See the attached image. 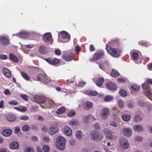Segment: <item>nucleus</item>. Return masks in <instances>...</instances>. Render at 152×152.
Segmentation results:
<instances>
[{
  "label": "nucleus",
  "instance_id": "79ce46f5",
  "mask_svg": "<svg viewBox=\"0 0 152 152\" xmlns=\"http://www.w3.org/2000/svg\"><path fill=\"white\" fill-rule=\"evenodd\" d=\"M46 103L48 104V106L49 108L53 107L54 105V103L51 100H48L47 101Z\"/></svg>",
  "mask_w": 152,
  "mask_h": 152
},
{
  "label": "nucleus",
  "instance_id": "bf43d9fd",
  "mask_svg": "<svg viewBox=\"0 0 152 152\" xmlns=\"http://www.w3.org/2000/svg\"><path fill=\"white\" fill-rule=\"evenodd\" d=\"M95 129L96 130H99L100 129V127L98 123H96L94 125Z\"/></svg>",
  "mask_w": 152,
  "mask_h": 152
},
{
  "label": "nucleus",
  "instance_id": "58836bf2",
  "mask_svg": "<svg viewBox=\"0 0 152 152\" xmlns=\"http://www.w3.org/2000/svg\"><path fill=\"white\" fill-rule=\"evenodd\" d=\"M130 117V115L127 114H124L122 117L123 120L125 121H127L129 120Z\"/></svg>",
  "mask_w": 152,
  "mask_h": 152
},
{
  "label": "nucleus",
  "instance_id": "39448f33",
  "mask_svg": "<svg viewBox=\"0 0 152 152\" xmlns=\"http://www.w3.org/2000/svg\"><path fill=\"white\" fill-rule=\"evenodd\" d=\"M110 115V112L109 109L107 108H104L101 111L100 116L101 118L105 120Z\"/></svg>",
  "mask_w": 152,
  "mask_h": 152
},
{
  "label": "nucleus",
  "instance_id": "4d7b16f0",
  "mask_svg": "<svg viewBox=\"0 0 152 152\" xmlns=\"http://www.w3.org/2000/svg\"><path fill=\"white\" fill-rule=\"evenodd\" d=\"M8 103L9 104L13 105H17L18 104L17 102L15 100H11Z\"/></svg>",
  "mask_w": 152,
  "mask_h": 152
},
{
  "label": "nucleus",
  "instance_id": "6ab92c4d",
  "mask_svg": "<svg viewBox=\"0 0 152 152\" xmlns=\"http://www.w3.org/2000/svg\"><path fill=\"white\" fill-rule=\"evenodd\" d=\"M123 134L126 136L129 137L132 134V131L131 129L129 128H124L123 130Z\"/></svg>",
  "mask_w": 152,
  "mask_h": 152
},
{
  "label": "nucleus",
  "instance_id": "b1692460",
  "mask_svg": "<svg viewBox=\"0 0 152 152\" xmlns=\"http://www.w3.org/2000/svg\"><path fill=\"white\" fill-rule=\"evenodd\" d=\"M85 94L89 96H95L97 95L98 93L96 91L88 90L85 91Z\"/></svg>",
  "mask_w": 152,
  "mask_h": 152
},
{
  "label": "nucleus",
  "instance_id": "ddd939ff",
  "mask_svg": "<svg viewBox=\"0 0 152 152\" xmlns=\"http://www.w3.org/2000/svg\"><path fill=\"white\" fill-rule=\"evenodd\" d=\"M106 87L109 90L114 91L117 89L116 85L113 83L111 81L106 83Z\"/></svg>",
  "mask_w": 152,
  "mask_h": 152
},
{
  "label": "nucleus",
  "instance_id": "5fc2aeb1",
  "mask_svg": "<svg viewBox=\"0 0 152 152\" xmlns=\"http://www.w3.org/2000/svg\"><path fill=\"white\" fill-rule=\"evenodd\" d=\"M120 94L122 96H125L126 94V92L124 90H121L119 91Z\"/></svg>",
  "mask_w": 152,
  "mask_h": 152
},
{
  "label": "nucleus",
  "instance_id": "680f3d73",
  "mask_svg": "<svg viewBox=\"0 0 152 152\" xmlns=\"http://www.w3.org/2000/svg\"><path fill=\"white\" fill-rule=\"evenodd\" d=\"M118 105L119 107L121 108H123V102L121 100H119L118 102Z\"/></svg>",
  "mask_w": 152,
  "mask_h": 152
},
{
  "label": "nucleus",
  "instance_id": "c756f323",
  "mask_svg": "<svg viewBox=\"0 0 152 152\" xmlns=\"http://www.w3.org/2000/svg\"><path fill=\"white\" fill-rule=\"evenodd\" d=\"M104 80L102 77H100L97 79L96 83V84L98 86H100L102 85L104 82Z\"/></svg>",
  "mask_w": 152,
  "mask_h": 152
},
{
  "label": "nucleus",
  "instance_id": "1a4fd4ad",
  "mask_svg": "<svg viewBox=\"0 0 152 152\" xmlns=\"http://www.w3.org/2000/svg\"><path fill=\"white\" fill-rule=\"evenodd\" d=\"M61 38L64 40V42H68L70 39V35L66 32L63 31L60 32Z\"/></svg>",
  "mask_w": 152,
  "mask_h": 152
},
{
  "label": "nucleus",
  "instance_id": "0eeeda50",
  "mask_svg": "<svg viewBox=\"0 0 152 152\" xmlns=\"http://www.w3.org/2000/svg\"><path fill=\"white\" fill-rule=\"evenodd\" d=\"M142 88L145 90L144 91L145 94L147 96H149L152 94L151 90L150 88V86L148 84L144 83L142 84Z\"/></svg>",
  "mask_w": 152,
  "mask_h": 152
},
{
  "label": "nucleus",
  "instance_id": "20e7f679",
  "mask_svg": "<svg viewBox=\"0 0 152 152\" xmlns=\"http://www.w3.org/2000/svg\"><path fill=\"white\" fill-rule=\"evenodd\" d=\"M74 57V54L73 53L69 52L62 55L61 57L63 59L66 61H69L73 60Z\"/></svg>",
  "mask_w": 152,
  "mask_h": 152
},
{
  "label": "nucleus",
  "instance_id": "2f4dec72",
  "mask_svg": "<svg viewBox=\"0 0 152 152\" xmlns=\"http://www.w3.org/2000/svg\"><path fill=\"white\" fill-rule=\"evenodd\" d=\"M20 73L21 75L24 79L27 81H29L30 80V77L25 72H20Z\"/></svg>",
  "mask_w": 152,
  "mask_h": 152
},
{
  "label": "nucleus",
  "instance_id": "f704fd0d",
  "mask_svg": "<svg viewBox=\"0 0 152 152\" xmlns=\"http://www.w3.org/2000/svg\"><path fill=\"white\" fill-rule=\"evenodd\" d=\"M119 72L115 69H112L111 72V75L113 77H116L119 75Z\"/></svg>",
  "mask_w": 152,
  "mask_h": 152
},
{
  "label": "nucleus",
  "instance_id": "f03ea898",
  "mask_svg": "<svg viewBox=\"0 0 152 152\" xmlns=\"http://www.w3.org/2000/svg\"><path fill=\"white\" fill-rule=\"evenodd\" d=\"M33 98L35 102L38 104H43L46 101L45 96L42 95H35Z\"/></svg>",
  "mask_w": 152,
  "mask_h": 152
},
{
  "label": "nucleus",
  "instance_id": "e433bc0d",
  "mask_svg": "<svg viewBox=\"0 0 152 152\" xmlns=\"http://www.w3.org/2000/svg\"><path fill=\"white\" fill-rule=\"evenodd\" d=\"M69 123L70 124L73 126L77 125L79 124L78 121L75 119L70 120L69 121Z\"/></svg>",
  "mask_w": 152,
  "mask_h": 152
},
{
  "label": "nucleus",
  "instance_id": "412c9836",
  "mask_svg": "<svg viewBox=\"0 0 152 152\" xmlns=\"http://www.w3.org/2000/svg\"><path fill=\"white\" fill-rule=\"evenodd\" d=\"M64 134L67 136H70L72 134V131L71 129L67 126H65L64 129Z\"/></svg>",
  "mask_w": 152,
  "mask_h": 152
},
{
  "label": "nucleus",
  "instance_id": "c85d7f7f",
  "mask_svg": "<svg viewBox=\"0 0 152 152\" xmlns=\"http://www.w3.org/2000/svg\"><path fill=\"white\" fill-rule=\"evenodd\" d=\"M106 136L109 139L112 138V132L111 131L107 129H105L104 130Z\"/></svg>",
  "mask_w": 152,
  "mask_h": 152
},
{
  "label": "nucleus",
  "instance_id": "603ef678",
  "mask_svg": "<svg viewBox=\"0 0 152 152\" xmlns=\"http://www.w3.org/2000/svg\"><path fill=\"white\" fill-rule=\"evenodd\" d=\"M43 151L45 152H48L50 150L49 147L47 145H45L42 147Z\"/></svg>",
  "mask_w": 152,
  "mask_h": 152
},
{
  "label": "nucleus",
  "instance_id": "e2e57ef3",
  "mask_svg": "<svg viewBox=\"0 0 152 152\" xmlns=\"http://www.w3.org/2000/svg\"><path fill=\"white\" fill-rule=\"evenodd\" d=\"M110 125L113 126L114 127H116L117 126L116 124L113 121H111L110 122Z\"/></svg>",
  "mask_w": 152,
  "mask_h": 152
},
{
  "label": "nucleus",
  "instance_id": "13d9d810",
  "mask_svg": "<svg viewBox=\"0 0 152 152\" xmlns=\"http://www.w3.org/2000/svg\"><path fill=\"white\" fill-rule=\"evenodd\" d=\"M75 50H76V53L78 54L79 52L81 51V48L78 45H77L76 46L75 48Z\"/></svg>",
  "mask_w": 152,
  "mask_h": 152
},
{
  "label": "nucleus",
  "instance_id": "69168bd1",
  "mask_svg": "<svg viewBox=\"0 0 152 152\" xmlns=\"http://www.w3.org/2000/svg\"><path fill=\"white\" fill-rule=\"evenodd\" d=\"M7 57L6 55L2 54L0 55V59H1L5 60L7 58Z\"/></svg>",
  "mask_w": 152,
  "mask_h": 152
},
{
  "label": "nucleus",
  "instance_id": "6e6d98bb",
  "mask_svg": "<svg viewBox=\"0 0 152 152\" xmlns=\"http://www.w3.org/2000/svg\"><path fill=\"white\" fill-rule=\"evenodd\" d=\"M20 96L22 97L24 100L26 101L28 100V96L27 95L25 94H21L20 95Z\"/></svg>",
  "mask_w": 152,
  "mask_h": 152
},
{
  "label": "nucleus",
  "instance_id": "6e6552de",
  "mask_svg": "<svg viewBox=\"0 0 152 152\" xmlns=\"http://www.w3.org/2000/svg\"><path fill=\"white\" fill-rule=\"evenodd\" d=\"M42 39L44 41L47 43L51 44L52 43V36L49 33H46L44 34L42 36Z\"/></svg>",
  "mask_w": 152,
  "mask_h": 152
},
{
  "label": "nucleus",
  "instance_id": "4be33fe9",
  "mask_svg": "<svg viewBox=\"0 0 152 152\" xmlns=\"http://www.w3.org/2000/svg\"><path fill=\"white\" fill-rule=\"evenodd\" d=\"M140 89V86L136 84H133L130 87L131 91L132 92H137Z\"/></svg>",
  "mask_w": 152,
  "mask_h": 152
},
{
  "label": "nucleus",
  "instance_id": "0e129e2a",
  "mask_svg": "<svg viewBox=\"0 0 152 152\" xmlns=\"http://www.w3.org/2000/svg\"><path fill=\"white\" fill-rule=\"evenodd\" d=\"M89 50L91 52L94 51L95 50V48L92 44L89 46Z\"/></svg>",
  "mask_w": 152,
  "mask_h": 152
},
{
  "label": "nucleus",
  "instance_id": "72a5a7b5",
  "mask_svg": "<svg viewBox=\"0 0 152 152\" xmlns=\"http://www.w3.org/2000/svg\"><path fill=\"white\" fill-rule=\"evenodd\" d=\"M17 36L22 38H26L28 37V34L25 32H21L19 33Z\"/></svg>",
  "mask_w": 152,
  "mask_h": 152
},
{
  "label": "nucleus",
  "instance_id": "2eb2a0df",
  "mask_svg": "<svg viewBox=\"0 0 152 152\" xmlns=\"http://www.w3.org/2000/svg\"><path fill=\"white\" fill-rule=\"evenodd\" d=\"M38 51L39 52L43 54L47 53L48 48L44 45H41L39 47Z\"/></svg>",
  "mask_w": 152,
  "mask_h": 152
},
{
  "label": "nucleus",
  "instance_id": "ea45409f",
  "mask_svg": "<svg viewBox=\"0 0 152 152\" xmlns=\"http://www.w3.org/2000/svg\"><path fill=\"white\" fill-rule=\"evenodd\" d=\"M113 97L109 95H106L104 98V100L106 102L111 101L113 99Z\"/></svg>",
  "mask_w": 152,
  "mask_h": 152
},
{
  "label": "nucleus",
  "instance_id": "aec40b11",
  "mask_svg": "<svg viewBox=\"0 0 152 152\" xmlns=\"http://www.w3.org/2000/svg\"><path fill=\"white\" fill-rule=\"evenodd\" d=\"M10 147L11 148L17 149L19 148V144L16 141H13L10 144Z\"/></svg>",
  "mask_w": 152,
  "mask_h": 152
},
{
  "label": "nucleus",
  "instance_id": "a878e982",
  "mask_svg": "<svg viewBox=\"0 0 152 152\" xmlns=\"http://www.w3.org/2000/svg\"><path fill=\"white\" fill-rule=\"evenodd\" d=\"M9 58L11 60L14 62H18V59L17 57L12 53L10 54Z\"/></svg>",
  "mask_w": 152,
  "mask_h": 152
},
{
  "label": "nucleus",
  "instance_id": "423d86ee",
  "mask_svg": "<svg viewBox=\"0 0 152 152\" xmlns=\"http://www.w3.org/2000/svg\"><path fill=\"white\" fill-rule=\"evenodd\" d=\"M104 51L102 50H99L96 52L93 55V58L97 60L102 58L104 55Z\"/></svg>",
  "mask_w": 152,
  "mask_h": 152
},
{
  "label": "nucleus",
  "instance_id": "4468645a",
  "mask_svg": "<svg viewBox=\"0 0 152 152\" xmlns=\"http://www.w3.org/2000/svg\"><path fill=\"white\" fill-rule=\"evenodd\" d=\"M90 137L93 140L96 141L99 137V133L95 131H92L90 133Z\"/></svg>",
  "mask_w": 152,
  "mask_h": 152
},
{
  "label": "nucleus",
  "instance_id": "a19ab883",
  "mask_svg": "<svg viewBox=\"0 0 152 152\" xmlns=\"http://www.w3.org/2000/svg\"><path fill=\"white\" fill-rule=\"evenodd\" d=\"M51 81V80L46 75L44 79H43L42 82L46 84L50 82Z\"/></svg>",
  "mask_w": 152,
  "mask_h": 152
},
{
  "label": "nucleus",
  "instance_id": "473e14b6",
  "mask_svg": "<svg viewBox=\"0 0 152 152\" xmlns=\"http://www.w3.org/2000/svg\"><path fill=\"white\" fill-rule=\"evenodd\" d=\"M66 110V108L64 107L59 108L56 111V113L57 114H60L64 113Z\"/></svg>",
  "mask_w": 152,
  "mask_h": 152
},
{
  "label": "nucleus",
  "instance_id": "f257e3e1",
  "mask_svg": "<svg viewBox=\"0 0 152 152\" xmlns=\"http://www.w3.org/2000/svg\"><path fill=\"white\" fill-rule=\"evenodd\" d=\"M66 143V140L63 137L59 136L56 139V145L59 149L63 150L65 148Z\"/></svg>",
  "mask_w": 152,
  "mask_h": 152
},
{
  "label": "nucleus",
  "instance_id": "4c0bfd02",
  "mask_svg": "<svg viewBox=\"0 0 152 152\" xmlns=\"http://www.w3.org/2000/svg\"><path fill=\"white\" fill-rule=\"evenodd\" d=\"M14 109L19 111L22 112H25L27 110L26 108L24 106H22L20 107H15Z\"/></svg>",
  "mask_w": 152,
  "mask_h": 152
},
{
  "label": "nucleus",
  "instance_id": "a18cd8bd",
  "mask_svg": "<svg viewBox=\"0 0 152 152\" xmlns=\"http://www.w3.org/2000/svg\"><path fill=\"white\" fill-rule=\"evenodd\" d=\"M30 126L28 125H24L22 128V129L23 131H27L30 129Z\"/></svg>",
  "mask_w": 152,
  "mask_h": 152
},
{
  "label": "nucleus",
  "instance_id": "052dcab7",
  "mask_svg": "<svg viewBox=\"0 0 152 152\" xmlns=\"http://www.w3.org/2000/svg\"><path fill=\"white\" fill-rule=\"evenodd\" d=\"M135 140L137 141H141L143 140L142 138L140 136H137L135 137Z\"/></svg>",
  "mask_w": 152,
  "mask_h": 152
},
{
  "label": "nucleus",
  "instance_id": "a211bd4d",
  "mask_svg": "<svg viewBox=\"0 0 152 152\" xmlns=\"http://www.w3.org/2000/svg\"><path fill=\"white\" fill-rule=\"evenodd\" d=\"M93 106L92 102H87L83 104V108L85 110H88L91 108Z\"/></svg>",
  "mask_w": 152,
  "mask_h": 152
},
{
  "label": "nucleus",
  "instance_id": "f3484780",
  "mask_svg": "<svg viewBox=\"0 0 152 152\" xmlns=\"http://www.w3.org/2000/svg\"><path fill=\"white\" fill-rule=\"evenodd\" d=\"M99 66L101 69L105 71V69L107 68L109 65V63L108 61H106L102 64H98Z\"/></svg>",
  "mask_w": 152,
  "mask_h": 152
},
{
  "label": "nucleus",
  "instance_id": "338daca9",
  "mask_svg": "<svg viewBox=\"0 0 152 152\" xmlns=\"http://www.w3.org/2000/svg\"><path fill=\"white\" fill-rule=\"evenodd\" d=\"M4 93L6 95H9L11 94V92L8 89H5L4 91Z\"/></svg>",
  "mask_w": 152,
  "mask_h": 152
},
{
  "label": "nucleus",
  "instance_id": "de8ad7c7",
  "mask_svg": "<svg viewBox=\"0 0 152 152\" xmlns=\"http://www.w3.org/2000/svg\"><path fill=\"white\" fill-rule=\"evenodd\" d=\"M82 133L80 131H78L76 132V136L77 138L80 139L82 138Z\"/></svg>",
  "mask_w": 152,
  "mask_h": 152
},
{
  "label": "nucleus",
  "instance_id": "7c9ffc66",
  "mask_svg": "<svg viewBox=\"0 0 152 152\" xmlns=\"http://www.w3.org/2000/svg\"><path fill=\"white\" fill-rule=\"evenodd\" d=\"M132 58L135 60H137L139 58V54L136 52H133L131 55Z\"/></svg>",
  "mask_w": 152,
  "mask_h": 152
},
{
  "label": "nucleus",
  "instance_id": "393cba45",
  "mask_svg": "<svg viewBox=\"0 0 152 152\" xmlns=\"http://www.w3.org/2000/svg\"><path fill=\"white\" fill-rule=\"evenodd\" d=\"M3 72L4 74L7 77L10 78L11 77V74L10 71L6 68H4L3 69Z\"/></svg>",
  "mask_w": 152,
  "mask_h": 152
},
{
  "label": "nucleus",
  "instance_id": "8fccbe9b",
  "mask_svg": "<svg viewBox=\"0 0 152 152\" xmlns=\"http://www.w3.org/2000/svg\"><path fill=\"white\" fill-rule=\"evenodd\" d=\"M20 118L22 120L26 121L28 120L29 118L27 115H25L20 116Z\"/></svg>",
  "mask_w": 152,
  "mask_h": 152
},
{
  "label": "nucleus",
  "instance_id": "864d4df0",
  "mask_svg": "<svg viewBox=\"0 0 152 152\" xmlns=\"http://www.w3.org/2000/svg\"><path fill=\"white\" fill-rule=\"evenodd\" d=\"M90 115H86L85 117H84L83 118V120L84 123H87L88 121V119L91 117Z\"/></svg>",
  "mask_w": 152,
  "mask_h": 152
},
{
  "label": "nucleus",
  "instance_id": "c03bdc74",
  "mask_svg": "<svg viewBox=\"0 0 152 152\" xmlns=\"http://www.w3.org/2000/svg\"><path fill=\"white\" fill-rule=\"evenodd\" d=\"M142 120V118L139 115H135L134 117V121L136 122H139Z\"/></svg>",
  "mask_w": 152,
  "mask_h": 152
},
{
  "label": "nucleus",
  "instance_id": "dca6fc26",
  "mask_svg": "<svg viewBox=\"0 0 152 152\" xmlns=\"http://www.w3.org/2000/svg\"><path fill=\"white\" fill-rule=\"evenodd\" d=\"M58 131L57 127L55 125L51 126L49 129V133L51 135H53Z\"/></svg>",
  "mask_w": 152,
  "mask_h": 152
},
{
  "label": "nucleus",
  "instance_id": "774afa93",
  "mask_svg": "<svg viewBox=\"0 0 152 152\" xmlns=\"http://www.w3.org/2000/svg\"><path fill=\"white\" fill-rule=\"evenodd\" d=\"M147 84L152 85V79L150 78H147L146 81Z\"/></svg>",
  "mask_w": 152,
  "mask_h": 152
},
{
  "label": "nucleus",
  "instance_id": "3c124183",
  "mask_svg": "<svg viewBox=\"0 0 152 152\" xmlns=\"http://www.w3.org/2000/svg\"><path fill=\"white\" fill-rule=\"evenodd\" d=\"M75 114V112L74 110H71L69 111L67 113V115L69 117H72L74 116Z\"/></svg>",
  "mask_w": 152,
  "mask_h": 152
},
{
  "label": "nucleus",
  "instance_id": "5701e85b",
  "mask_svg": "<svg viewBox=\"0 0 152 152\" xmlns=\"http://www.w3.org/2000/svg\"><path fill=\"white\" fill-rule=\"evenodd\" d=\"M12 134V131L10 129H4L2 132V134L5 137L10 136Z\"/></svg>",
  "mask_w": 152,
  "mask_h": 152
},
{
  "label": "nucleus",
  "instance_id": "9b49d317",
  "mask_svg": "<svg viewBox=\"0 0 152 152\" xmlns=\"http://www.w3.org/2000/svg\"><path fill=\"white\" fill-rule=\"evenodd\" d=\"M110 49L111 55L113 57H117L120 56L121 50L119 49L114 48H109Z\"/></svg>",
  "mask_w": 152,
  "mask_h": 152
},
{
  "label": "nucleus",
  "instance_id": "c9c22d12",
  "mask_svg": "<svg viewBox=\"0 0 152 152\" xmlns=\"http://www.w3.org/2000/svg\"><path fill=\"white\" fill-rule=\"evenodd\" d=\"M46 75L44 74H39L37 76V80L42 82L43 79H44Z\"/></svg>",
  "mask_w": 152,
  "mask_h": 152
},
{
  "label": "nucleus",
  "instance_id": "f8f14e48",
  "mask_svg": "<svg viewBox=\"0 0 152 152\" xmlns=\"http://www.w3.org/2000/svg\"><path fill=\"white\" fill-rule=\"evenodd\" d=\"M10 43L9 38L5 36H1L0 37V44L5 45H8Z\"/></svg>",
  "mask_w": 152,
  "mask_h": 152
},
{
  "label": "nucleus",
  "instance_id": "49530a36",
  "mask_svg": "<svg viewBox=\"0 0 152 152\" xmlns=\"http://www.w3.org/2000/svg\"><path fill=\"white\" fill-rule=\"evenodd\" d=\"M24 152H34V150L32 148L28 147L25 148Z\"/></svg>",
  "mask_w": 152,
  "mask_h": 152
},
{
  "label": "nucleus",
  "instance_id": "cd10ccee",
  "mask_svg": "<svg viewBox=\"0 0 152 152\" xmlns=\"http://www.w3.org/2000/svg\"><path fill=\"white\" fill-rule=\"evenodd\" d=\"M133 129L137 132H140L141 131L142 129V126L139 124H137L134 125L132 128Z\"/></svg>",
  "mask_w": 152,
  "mask_h": 152
},
{
  "label": "nucleus",
  "instance_id": "bb28decb",
  "mask_svg": "<svg viewBox=\"0 0 152 152\" xmlns=\"http://www.w3.org/2000/svg\"><path fill=\"white\" fill-rule=\"evenodd\" d=\"M6 118L7 121L10 122H13L16 119L15 116L12 115H7Z\"/></svg>",
  "mask_w": 152,
  "mask_h": 152
},
{
  "label": "nucleus",
  "instance_id": "09e8293b",
  "mask_svg": "<svg viewBox=\"0 0 152 152\" xmlns=\"http://www.w3.org/2000/svg\"><path fill=\"white\" fill-rule=\"evenodd\" d=\"M137 104L139 106L141 107H144L146 105L145 103L142 102L140 100L138 101Z\"/></svg>",
  "mask_w": 152,
  "mask_h": 152
},
{
  "label": "nucleus",
  "instance_id": "9d476101",
  "mask_svg": "<svg viewBox=\"0 0 152 152\" xmlns=\"http://www.w3.org/2000/svg\"><path fill=\"white\" fill-rule=\"evenodd\" d=\"M48 64L51 65H55L58 64L60 62V60L56 58H53L50 57L47 58H44Z\"/></svg>",
  "mask_w": 152,
  "mask_h": 152
},
{
  "label": "nucleus",
  "instance_id": "7ed1b4c3",
  "mask_svg": "<svg viewBox=\"0 0 152 152\" xmlns=\"http://www.w3.org/2000/svg\"><path fill=\"white\" fill-rule=\"evenodd\" d=\"M119 143L121 147L124 149H127L129 147L128 140L124 137H122L120 139Z\"/></svg>",
  "mask_w": 152,
  "mask_h": 152
},
{
  "label": "nucleus",
  "instance_id": "37998d69",
  "mask_svg": "<svg viewBox=\"0 0 152 152\" xmlns=\"http://www.w3.org/2000/svg\"><path fill=\"white\" fill-rule=\"evenodd\" d=\"M139 44L142 46L147 47L149 45V43L146 42L141 41L139 42Z\"/></svg>",
  "mask_w": 152,
  "mask_h": 152
}]
</instances>
